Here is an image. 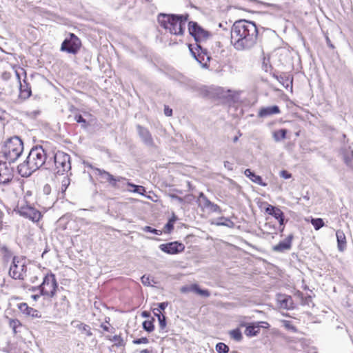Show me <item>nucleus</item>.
<instances>
[{
	"mask_svg": "<svg viewBox=\"0 0 353 353\" xmlns=\"http://www.w3.org/2000/svg\"><path fill=\"white\" fill-rule=\"evenodd\" d=\"M230 33L231 43L238 51L252 49L258 41V28L256 23L251 21L243 19L235 21Z\"/></svg>",
	"mask_w": 353,
	"mask_h": 353,
	"instance_id": "f257e3e1",
	"label": "nucleus"
},
{
	"mask_svg": "<svg viewBox=\"0 0 353 353\" xmlns=\"http://www.w3.org/2000/svg\"><path fill=\"white\" fill-rule=\"evenodd\" d=\"M188 30L190 34L194 37L196 41L195 45H189L190 51L192 57L203 68H208L211 57L208 50L201 43L206 41L210 36V33L195 21H190L188 23Z\"/></svg>",
	"mask_w": 353,
	"mask_h": 353,
	"instance_id": "f03ea898",
	"label": "nucleus"
},
{
	"mask_svg": "<svg viewBox=\"0 0 353 353\" xmlns=\"http://www.w3.org/2000/svg\"><path fill=\"white\" fill-rule=\"evenodd\" d=\"M50 156L42 146L32 148L26 160L17 167L18 172L22 177H29L34 172L42 166L45 169H51L52 163Z\"/></svg>",
	"mask_w": 353,
	"mask_h": 353,
	"instance_id": "7ed1b4c3",
	"label": "nucleus"
},
{
	"mask_svg": "<svg viewBox=\"0 0 353 353\" xmlns=\"http://www.w3.org/2000/svg\"><path fill=\"white\" fill-rule=\"evenodd\" d=\"M188 14L159 13L157 21L169 32L174 35H183L185 29Z\"/></svg>",
	"mask_w": 353,
	"mask_h": 353,
	"instance_id": "20e7f679",
	"label": "nucleus"
},
{
	"mask_svg": "<svg viewBox=\"0 0 353 353\" xmlns=\"http://www.w3.org/2000/svg\"><path fill=\"white\" fill-rule=\"evenodd\" d=\"M23 151V143L22 140L19 137L14 136L5 142L2 150L0 151V159L11 164L19 158Z\"/></svg>",
	"mask_w": 353,
	"mask_h": 353,
	"instance_id": "39448f33",
	"label": "nucleus"
},
{
	"mask_svg": "<svg viewBox=\"0 0 353 353\" xmlns=\"http://www.w3.org/2000/svg\"><path fill=\"white\" fill-rule=\"evenodd\" d=\"M52 163L50 170L56 174L63 175L68 174L71 170L70 156L62 151L52 152L50 157Z\"/></svg>",
	"mask_w": 353,
	"mask_h": 353,
	"instance_id": "423d86ee",
	"label": "nucleus"
},
{
	"mask_svg": "<svg viewBox=\"0 0 353 353\" xmlns=\"http://www.w3.org/2000/svg\"><path fill=\"white\" fill-rule=\"evenodd\" d=\"M14 211L21 216L28 219L32 222H38L42 217L41 212L28 203L26 199L19 201Z\"/></svg>",
	"mask_w": 353,
	"mask_h": 353,
	"instance_id": "0eeeda50",
	"label": "nucleus"
},
{
	"mask_svg": "<svg viewBox=\"0 0 353 353\" xmlns=\"http://www.w3.org/2000/svg\"><path fill=\"white\" fill-rule=\"evenodd\" d=\"M58 288V283L57 281L55 275L50 272L47 274L43 279V281L38 287L32 288V291L39 290L42 296L48 297H53L57 292Z\"/></svg>",
	"mask_w": 353,
	"mask_h": 353,
	"instance_id": "6e6552de",
	"label": "nucleus"
},
{
	"mask_svg": "<svg viewBox=\"0 0 353 353\" xmlns=\"http://www.w3.org/2000/svg\"><path fill=\"white\" fill-rule=\"evenodd\" d=\"M27 267L26 259L14 256L10 267L9 275L14 279L23 280L26 275Z\"/></svg>",
	"mask_w": 353,
	"mask_h": 353,
	"instance_id": "1a4fd4ad",
	"label": "nucleus"
},
{
	"mask_svg": "<svg viewBox=\"0 0 353 353\" xmlns=\"http://www.w3.org/2000/svg\"><path fill=\"white\" fill-rule=\"evenodd\" d=\"M81 47V41L74 33H70L61 43V50L76 54Z\"/></svg>",
	"mask_w": 353,
	"mask_h": 353,
	"instance_id": "9d476101",
	"label": "nucleus"
},
{
	"mask_svg": "<svg viewBox=\"0 0 353 353\" xmlns=\"http://www.w3.org/2000/svg\"><path fill=\"white\" fill-rule=\"evenodd\" d=\"M14 177V170L8 162L0 159V185H7Z\"/></svg>",
	"mask_w": 353,
	"mask_h": 353,
	"instance_id": "9b49d317",
	"label": "nucleus"
},
{
	"mask_svg": "<svg viewBox=\"0 0 353 353\" xmlns=\"http://www.w3.org/2000/svg\"><path fill=\"white\" fill-rule=\"evenodd\" d=\"M86 165L95 171V174L99 175L103 182H108L112 186L115 187L117 182L126 180L121 176L114 177L112 174L99 168H94L91 164L87 163Z\"/></svg>",
	"mask_w": 353,
	"mask_h": 353,
	"instance_id": "f8f14e48",
	"label": "nucleus"
},
{
	"mask_svg": "<svg viewBox=\"0 0 353 353\" xmlns=\"http://www.w3.org/2000/svg\"><path fill=\"white\" fill-rule=\"evenodd\" d=\"M159 248L162 252L168 254H177L185 250V245L179 241L163 243Z\"/></svg>",
	"mask_w": 353,
	"mask_h": 353,
	"instance_id": "ddd939ff",
	"label": "nucleus"
},
{
	"mask_svg": "<svg viewBox=\"0 0 353 353\" xmlns=\"http://www.w3.org/2000/svg\"><path fill=\"white\" fill-rule=\"evenodd\" d=\"M241 326H245V330L244 332L247 336L252 337L256 336L260 331V328H268L270 325L268 323L265 321H259L256 323H251L247 324H241Z\"/></svg>",
	"mask_w": 353,
	"mask_h": 353,
	"instance_id": "4468645a",
	"label": "nucleus"
},
{
	"mask_svg": "<svg viewBox=\"0 0 353 353\" xmlns=\"http://www.w3.org/2000/svg\"><path fill=\"white\" fill-rule=\"evenodd\" d=\"M339 155L347 167L353 168V150L350 145L344 143L339 150Z\"/></svg>",
	"mask_w": 353,
	"mask_h": 353,
	"instance_id": "2eb2a0df",
	"label": "nucleus"
},
{
	"mask_svg": "<svg viewBox=\"0 0 353 353\" xmlns=\"http://www.w3.org/2000/svg\"><path fill=\"white\" fill-rule=\"evenodd\" d=\"M137 130L139 137L146 146L149 148L156 147L152 134L148 128L143 127L141 125H137Z\"/></svg>",
	"mask_w": 353,
	"mask_h": 353,
	"instance_id": "dca6fc26",
	"label": "nucleus"
},
{
	"mask_svg": "<svg viewBox=\"0 0 353 353\" xmlns=\"http://www.w3.org/2000/svg\"><path fill=\"white\" fill-rule=\"evenodd\" d=\"M294 239L292 234H289L284 240L272 247V250L276 252L283 253L291 250L292 242Z\"/></svg>",
	"mask_w": 353,
	"mask_h": 353,
	"instance_id": "f3484780",
	"label": "nucleus"
},
{
	"mask_svg": "<svg viewBox=\"0 0 353 353\" xmlns=\"http://www.w3.org/2000/svg\"><path fill=\"white\" fill-rule=\"evenodd\" d=\"M180 291L181 293L192 292L203 297H209L210 296V292L208 290L200 288L199 285L196 283L182 286Z\"/></svg>",
	"mask_w": 353,
	"mask_h": 353,
	"instance_id": "a211bd4d",
	"label": "nucleus"
},
{
	"mask_svg": "<svg viewBox=\"0 0 353 353\" xmlns=\"http://www.w3.org/2000/svg\"><path fill=\"white\" fill-rule=\"evenodd\" d=\"M276 301L279 306L282 309L290 310L294 308V301L291 296L278 294L276 295Z\"/></svg>",
	"mask_w": 353,
	"mask_h": 353,
	"instance_id": "6ab92c4d",
	"label": "nucleus"
},
{
	"mask_svg": "<svg viewBox=\"0 0 353 353\" xmlns=\"http://www.w3.org/2000/svg\"><path fill=\"white\" fill-rule=\"evenodd\" d=\"M281 112L280 108L278 105H272L261 108L258 113V117L261 118H265L273 114H278Z\"/></svg>",
	"mask_w": 353,
	"mask_h": 353,
	"instance_id": "aec40b11",
	"label": "nucleus"
},
{
	"mask_svg": "<svg viewBox=\"0 0 353 353\" xmlns=\"http://www.w3.org/2000/svg\"><path fill=\"white\" fill-rule=\"evenodd\" d=\"M19 309L20 311L30 316H32L33 318H41V314L39 311H38L36 309H34L32 307H30L26 303H21L19 305Z\"/></svg>",
	"mask_w": 353,
	"mask_h": 353,
	"instance_id": "412c9836",
	"label": "nucleus"
},
{
	"mask_svg": "<svg viewBox=\"0 0 353 353\" xmlns=\"http://www.w3.org/2000/svg\"><path fill=\"white\" fill-rule=\"evenodd\" d=\"M276 78L285 88L292 87L293 77L287 73H281L280 74H274Z\"/></svg>",
	"mask_w": 353,
	"mask_h": 353,
	"instance_id": "4be33fe9",
	"label": "nucleus"
},
{
	"mask_svg": "<svg viewBox=\"0 0 353 353\" xmlns=\"http://www.w3.org/2000/svg\"><path fill=\"white\" fill-rule=\"evenodd\" d=\"M31 88L26 82V79H24L23 82L20 83L19 84V97L21 99H27L31 96Z\"/></svg>",
	"mask_w": 353,
	"mask_h": 353,
	"instance_id": "5701e85b",
	"label": "nucleus"
},
{
	"mask_svg": "<svg viewBox=\"0 0 353 353\" xmlns=\"http://www.w3.org/2000/svg\"><path fill=\"white\" fill-rule=\"evenodd\" d=\"M245 175L248 177L252 182L261 185V186H267V183L263 181L262 177L259 175H256L254 172H252L250 169H246L244 171Z\"/></svg>",
	"mask_w": 353,
	"mask_h": 353,
	"instance_id": "b1692460",
	"label": "nucleus"
},
{
	"mask_svg": "<svg viewBox=\"0 0 353 353\" xmlns=\"http://www.w3.org/2000/svg\"><path fill=\"white\" fill-rule=\"evenodd\" d=\"M178 81L180 85L183 87L187 90L194 91L197 88L196 83L193 80L186 77H182L178 80Z\"/></svg>",
	"mask_w": 353,
	"mask_h": 353,
	"instance_id": "393cba45",
	"label": "nucleus"
},
{
	"mask_svg": "<svg viewBox=\"0 0 353 353\" xmlns=\"http://www.w3.org/2000/svg\"><path fill=\"white\" fill-rule=\"evenodd\" d=\"M336 240H337V248L341 252H343L346 248V237L344 232L342 230H337L336 232Z\"/></svg>",
	"mask_w": 353,
	"mask_h": 353,
	"instance_id": "a878e982",
	"label": "nucleus"
},
{
	"mask_svg": "<svg viewBox=\"0 0 353 353\" xmlns=\"http://www.w3.org/2000/svg\"><path fill=\"white\" fill-rule=\"evenodd\" d=\"M71 325L79 329L82 332H85L88 336H92L90 327L85 323H81L79 321L74 320L71 322Z\"/></svg>",
	"mask_w": 353,
	"mask_h": 353,
	"instance_id": "bb28decb",
	"label": "nucleus"
},
{
	"mask_svg": "<svg viewBox=\"0 0 353 353\" xmlns=\"http://www.w3.org/2000/svg\"><path fill=\"white\" fill-rule=\"evenodd\" d=\"M265 211L268 214L274 216L276 219H278L281 215L284 214L281 210L270 204H268Z\"/></svg>",
	"mask_w": 353,
	"mask_h": 353,
	"instance_id": "cd10ccee",
	"label": "nucleus"
},
{
	"mask_svg": "<svg viewBox=\"0 0 353 353\" xmlns=\"http://www.w3.org/2000/svg\"><path fill=\"white\" fill-rule=\"evenodd\" d=\"M106 339L109 341L114 342L113 346L124 347L125 345V343L120 335H114L113 336H106Z\"/></svg>",
	"mask_w": 353,
	"mask_h": 353,
	"instance_id": "c85d7f7f",
	"label": "nucleus"
},
{
	"mask_svg": "<svg viewBox=\"0 0 353 353\" xmlns=\"http://www.w3.org/2000/svg\"><path fill=\"white\" fill-rule=\"evenodd\" d=\"M287 130L282 128L273 132V138L275 141L279 142L286 138Z\"/></svg>",
	"mask_w": 353,
	"mask_h": 353,
	"instance_id": "c756f323",
	"label": "nucleus"
},
{
	"mask_svg": "<svg viewBox=\"0 0 353 353\" xmlns=\"http://www.w3.org/2000/svg\"><path fill=\"white\" fill-rule=\"evenodd\" d=\"M219 221L216 223L217 225H223L230 228H233L235 226V223L227 217L221 216L219 218Z\"/></svg>",
	"mask_w": 353,
	"mask_h": 353,
	"instance_id": "7c9ffc66",
	"label": "nucleus"
},
{
	"mask_svg": "<svg viewBox=\"0 0 353 353\" xmlns=\"http://www.w3.org/2000/svg\"><path fill=\"white\" fill-rule=\"evenodd\" d=\"M198 200L199 205L203 208L207 209L211 201L207 198V196L203 192H200Z\"/></svg>",
	"mask_w": 353,
	"mask_h": 353,
	"instance_id": "2f4dec72",
	"label": "nucleus"
},
{
	"mask_svg": "<svg viewBox=\"0 0 353 353\" xmlns=\"http://www.w3.org/2000/svg\"><path fill=\"white\" fill-rule=\"evenodd\" d=\"M230 335L236 341H241L243 339L242 333L239 328L234 329L230 332Z\"/></svg>",
	"mask_w": 353,
	"mask_h": 353,
	"instance_id": "473e14b6",
	"label": "nucleus"
},
{
	"mask_svg": "<svg viewBox=\"0 0 353 353\" xmlns=\"http://www.w3.org/2000/svg\"><path fill=\"white\" fill-rule=\"evenodd\" d=\"M154 319L151 321H144L142 323L143 330L148 332H152L154 329Z\"/></svg>",
	"mask_w": 353,
	"mask_h": 353,
	"instance_id": "72a5a7b5",
	"label": "nucleus"
},
{
	"mask_svg": "<svg viewBox=\"0 0 353 353\" xmlns=\"http://www.w3.org/2000/svg\"><path fill=\"white\" fill-rule=\"evenodd\" d=\"M216 350L218 353H228L230 351V348L224 343L219 342L216 345Z\"/></svg>",
	"mask_w": 353,
	"mask_h": 353,
	"instance_id": "f704fd0d",
	"label": "nucleus"
},
{
	"mask_svg": "<svg viewBox=\"0 0 353 353\" xmlns=\"http://www.w3.org/2000/svg\"><path fill=\"white\" fill-rule=\"evenodd\" d=\"M311 223L316 230L321 229L324 225V221L321 218L312 219Z\"/></svg>",
	"mask_w": 353,
	"mask_h": 353,
	"instance_id": "c9c22d12",
	"label": "nucleus"
},
{
	"mask_svg": "<svg viewBox=\"0 0 353 353\" xmlns=\"http://www.w3.org/2000/svg\"><path fill=\"white\" fill-rule=\"evenodd\" d=\"M9 325L13 330L14 333L16 334L18 332L17 328L21 327L22 325L18 319H10Z\"/></svg>",
	"mask_w": 353,
	"mask_h": 353,
	"instance_id": "e433bc0d",
	"label": "nucleus"
},
{
	"mask_svg": "<svg viewBox=\"0 0 353 353\" xmlns=\"http://www.w3.org/2000/svg\"><path fill=\"white\" fill-rule=\"evenodd\" d=\"M142 230L143 232H150V233H152V234H157V235H161L162 233H163L162 230H157L155 228H152V227L148 226V225L144 226L143 228H142Z\"/></svg>",
	"mask_w": 353,
	"mask_h": 353,
	"instance_id": "4c0bfd02",
	"label": "nucleus"
},
{
	"mask_svg": "<svg viewBox=\"0 0 353 353\" xmlns=\"http://www.w3.org/2000/svg\"><path fill=\"white\" fill-rule=\"evenodd\" d=\"M74 121L79 123L81 124V127L83 128H86L88 127V122L83 117L81 114H77L74 116Z\"/></svg>",
	"mask_w": 353,
	"mask_h": 353,
	"instance_id": "58836bf2",
	"label": "nucleus"
},
{
	"mask_svg": "<svg viewBox=\"0 0 353 353\" xmlns=\"http://www.w3.org/2000/svg\"><path fill=\"white\" fill-rule=\"evenodd\" d=\"M207 210H208L211 212H218V213L221 212V210L220 207L217 204H215L212 202H211L210 203V205L207 208Z\"/></svg>",
	"mask_w": 353,
	"mask_h": 353,
	"instance_id": "ea45409f",
	"label": "nucleus"
},
{
	"mask_svg": "<svg viewBox=\"0 0 353 353\" xmlns=\"http://www.w3.org/2000/svg\"><path fill=\"white\" fill-rule=\"evenodd\" d=\"M283 326L285 327V328L288 330H291L293 332H296L297 330L296 327L294 325H293L292 322L290 321L284 320V321H283Z\"/></svg>",
	"mask_w": 353,
	"mask_h": 353,
	"instance_id": "a19ab883",
	"label": "nucleus"
},
{
	"mask_svg": "<svg viewBox=\"0 0 353 353\" xmlns=\"http://www.w3.org/2000/svg\"><path fill=\"white\" fill-rule=\"evenodd\" d=\"M158 321L159 323V327L161 330H164L166 327V317L165 315L163 316H158Z\"/></svg>",
	"mask_w": 353,
	"mask_h": 353,
	"instance_id": "79ce46f5",
	"label": "nucleus"
},
{
	"mask_svg": "<svg viewBox=\"0 0 353 353\" xmlns=\"http://www.w3.org/2000/svg\"><path fill=\"white\" fill-rule=\"evenodd\" d=\"M128 185L134 188L133 192L139 193L141 194H142V192H141V190L145 191L144 187L134 185L130 182H128Z\"/></svg>",
	"mask_w": 353,
	"mask_h": 353,
	"instance_id": "37998d69",
	"label": "nucleus"
},
{
	"mask_svg": "<svg viewBox=\"0 0 353 353\" xmlns=\"http://www.w3.org/2000/svg\"><path fill=\"white\" fill-rule=\"evenodd\" d=\"M1 250L3 253V257L6 260H8L11 257L12 253L6 247H2Z\"/></svg>",
	"mask_w": 353,
	"mask_h": 353,
	"instance_id": "c03bdc74",
	"label": "nucleus"
},
{
	"mask_svg": "<svg viewBox=\"0 0 353 353\" xmlns=\"http://www.w3.org/2000/svg\"><path fill=\"white\" fill-rule=\"evenodd\" d=\"M69 185H70V179L68 178V175L67 174V176L63 178L62 183H61L62 191H65Z\"/></svg>",
	"mask_w": 353,
	"mask_h": 353,
	"instance_id": "a18cd8bd",
	"label": "nucleus"
},
{
	"mask_svg": "<svg viewBox=\"0 0 353 353\" xmlns=\"http://www.w3.org/2000/svg\"><path fill=\"white\" fill-rule=\"evenodd\" d=\"M132 343L134 344H137V345L142 344V343L147 344V343H149V340L146 337H141V338H139V339H134L132 341Z\"/></svg>",
	"mask_w": 353,
	"mask_h": 353,
	"instance_id": "49530a36",
	"label": "nucleus"
},
{
	"mask_svg": "<svg viewBox=\"0 0 353 353\" xmlns=\"http://www.w3.org/2000/svg\"><path fill=\"white\" fill-rule=\"evenodd\" d=\"M174 229V224L168 221V223L164 226V232L165 233H170Z\"/></svg>",
	"mask_w": 353,
	"mask_h": 353,
	"instance_id": "de8ad7c7",
	"label": "nucleus"
},
{
	"mask_svg": "<svg viewBox=\"0 0 353 353\" xmlns=\"http://www.w3.org/2000/svg\"><path fill=\"white\" fill-rule=\"evenodd\" d=\"M168 303V302H161L158 303V307L155 308L157 312H160L161 311L165 310V309L167 307Z\"/></svg>",
	"mask_w": 353,
	"mask_h": 353,
	"instance_id": "09e8293b",
	"label": "nucleus"
},
{
	"mask_svg": "<svg viewBox=\"0 0 353 353\" xmlns=\"http://www.w3.org/2000/svg\"><path fill=\"white\" fill-rule=\"evenodd\" d=\"M280 176H281V177H282L285 179H288L292 177V174L290 172H288L287 170H281L280 172Z\"/></svg>",
	"mask_w": 353,
	"mask_h": 353,
	"instance_id": "8fccbe9b",
	"label": "nucleus"
},
{
	"mask_svg": "<svg viewBox=\"0 0 353 353\" xmlns=\"http://www.w3.org/2000/svg\"><path fill=\"white\" fill-rule=\"evenodd\" d=\"M141 282L144 285H147V286H149L150 285V277L148 276H146V275H143L141 278Z\"/></svg>",
	"mask_w": 353,
	"mask_h": 353,
	"instance_id": "3c124183",
	"label": "nucleus"
},
{
	"mask_svg": "<svg viewBox=\"0 0 353 353\" xmlns=\"http://www.w3.org/2000/svg\"><path fill=\"white\" fill-rule=\"evenodd\" d=\"M164 114L167 117H170L172 114V110L168 106H165Z\"/></svg>",
	"mask_w": 353,
	"mask_h": 353,
	"instance_id": "603ef678",
	"label": "nucleus"
},
{
	"mask_svg": "<svg viewBox=\"0 0 353 353\" xmlns=\"http://www.w3.org/2000/svg\"><path fill=\"white\" fill-rule=\"evenodd\" d=\"M224 167L226 169H228V170H233L232 163H231L230 162H229L228 161H224Z\"/></svg>",
	"mask_w": 353,
	"mask_h": 353,
	"instance_id": "864d4df0",
	"label": "nucleus"
},
{
	"mask_svg": "<svg viewBox=\"0 0 353 353\" xmlns=\"http://www.w3.org/2000/svg\"><path fill=\"white\" fill-rule=\"evenodd\" d=\"M277 220L279 223L280 226H284L285 222L284 214L281 215Z\"/></svg>",
	"mask_w": 353,
	"mask_h": 353,
	"instance_id": "5fc2aeb1",
	"label": "nucleus"
},
{
	"mask_svg": "<svg viewBox=\"0 0 353 353\" xmlns=\"http://www.w3.org/2000/svg\"><path fill=\"white\" fill-rule=\"evenodd\" d=\"M177 220V217L173 213L172 214V216L170 219H169L168 221L174 224V223Z\"/></svg>",
	"mask_w": 353,
	"mask_h": 353,
	"instance_id": "6e6d98bb",
	"label": "nucleus"
},
{
	"mask_svg": "<svg viewBox=\"0 0 353 353\" xmlns=\"http://www.w3.org/2000/svg\"><path fill=\"white\" fill-rule=\"evenodd\" d=\"M61 300L64 302V304L68 307L69 306V301H68L65 296H63L61 297Z\"/></svg>",
	"mask_w": 353,
	"mask_h": 353,
	"instance_id": "4d7b16f0",
	"label": "nucleus"
},
{
	"mask_svg": "<svg viewBox=\"0 0 353 353\" xmlns=\"http://www.w3.org/2000/svg\"><path fill=\"white\" fill-rule=\"evenodd\" d=\"M153 313L156 317L158 318L159 316H163L164 314H161V312H159L157 311L155 308L153 309Z\"/></svg>",
	"mask_w": 353,
	"mask_h": 353,
	"instance_id": "13d9d810",
	"label": "nucleus"
},
{
	"mask_svg": "<svg viewBox=\"0 0 353 353\" xmlns=\"http://www.w3.org/2000/svg\"><path fill=\"white\" fill-rule=\"evenodd\" d=\"M41 295H42V294H41V292H39V294H33V295H32V296H31V297H32L34 301H37Z\"/></svg>",
	"mask_w": 353,
	"mask_h": 353,
	"instance_id": "bf43d9fd",
	"label": "nucleus"
},
{
	"mask_svg": "<svg viewBox=\"0 0 353 353\" xmlns=\"http://www.w3.org/2000/svg\"><path fill=\"white\" fill-rule=\"evenodd\" d=\"M150 312H148V311H143V312H142V313H141V316H142L143 317H145V318H148V317H149V316H150Z\"/></svg>",
	"mask_w": 353,
	"mask_h": 353,
	"instance_id": "052dcab7",
	"label": "nucleus"
},
{
	"mask_svg": "<svg viewBox=\"0 0 353 353\" xmlns=\"http://www.w3.org/2000/svg\"><path fill=\"white\" fill-rule=\"evenodd\" d=\"M101 327L104 330V331H106V332H109L110 331V328L108 325H104V324H101Z\"/></svg>",
	"mask_w": 353,
	"mask_h": 353,
	"instance_id": "680f3d73",
	"label": "nucleus"
},
{
	"mask_svg": "<svg viewBox=\"0 0 353 353\" xmlns=\"http://www.w3.org/2000/svg\"><path fill=\"white\" fill-rule=\"evenodd\" d=\"M172 197L177 199L180 202L183 201V199L177 195H172Z\"/></svg>",
	"mask_w": 353,
	"mask_h": 353,
	"instance_id": "e2e57ef3",
	"label": "nucleus"
},
{
	"mask_svg": "<svg viewBox=\"0 0 353 353\" xmlns=\"http://www.w3.org/2000/svg\"><path fill=\"white\" fill-rule=\"evenodd\" d=\"M15 74H16V77L17 78V80H18L19 83H21L20 74L17 71L15 72Z\"/></svg>",
	"mask_w": 353,
	"mask_h": 353,
	"instance_id": "0e129e2a",
	"label": "nucleus"
},
{
	"mask_svg": "<svg viewBox=\"0 0 353 353\" xmlns=\"http://www.w3.org/2000/svg\"><path fill=\"white\" fill-rule=\"evenodd\" d=\"M4 119V112L0 109V121Z\"/></svg>",
	"mask_w": 353,
	"mask_h": 353,
	"instance_id": "69168bd1",
	"label": "nucleus"
},
{
	"mask_svg": "<svg viewBox=\"0 0 353 353\" xmlns=\"http://www.w3.org/2000/svg\"><path fill=\"white\" fill-rule=\"evenodd\" d=\"M326 41H327V45L330 47V48H334L333 45L331 43V41L330 40V39L328 37H326Z\"/></svg>",
	"mask_w": 353,
	"mask_h": 353,
	"instance_id": "338daca9",
	"label": "nucleus"
},
{
	"mask_svg": "<svg viewBox=\"0 0 353 353\" xmlns=\"http://www.w3.org/2000/svg\"><path fill=\"white\" fill-rule=\"evenodd\" d=\"M149 352H150V351H149L148 350H147V349L143 350H142V351L141 352V353H149Z\"/></svg>",
	"mask_w": 353,
	"mask_h": 353,
	"instance_id": "774afa93",
	"label": "nucleus"
}]
</instances>
